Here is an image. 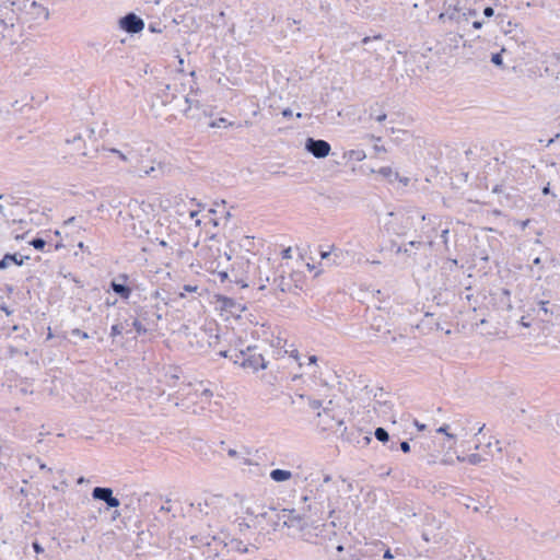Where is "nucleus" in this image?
Wrapping results in <instances>:
<instances>
[{"label": "nucleus", "instance_id": "nucleus-52", "mask_svg": "<svg viewBox=\"0 0 560 560\" xmlns=\"http://www.w3.org/2000/svg\"><path fill=\"white\" fill-rule=\"evenodd\" d=\"M492 192H493V194H502V192H503V185H495V186L492 188Z\"/></svg>", "mask_w": 560, "mask_h": 560}, {"label": "nucleus", "instance_id": "nucleus-55", "mask_svg": "<svg viewBox=\"0 0 560 560\" xmlns=\"http://www.w3.org/2000/svg\"><path fill=\"white\" fill-rule=\"evenodd\" d=\"M184 290L186 292H195L197 290V287H192V285L186 284V285H184Z\"/></svg>", "mask_w": 560, "mask_h": 560}, {"label": "nucleus", "instance_id": "nucleus-49", "mask_svg": "<svg viewBox=\"0 0 560 560\" xmlns=\"http://www.w3.org/2000/svg\"><path fill=\"white\" fill-rule=\"evenodd\" d=\"M282 258H283V259H289V258H291V248H290V247H288V248H285V249H283V250H282Z\"/></svg>", "mask_w": 560, "mask_h": 560}, {"label": "nucleus", "instance_id": "nucleus-56", "mask_svg": "<svg viewBox=\"0 0 560 560\" xmlns=\"http://www.w3.org/2000/svg\"><path fill=\"white\" fill-rule=\"evenodd\" d=\"M340 435H341V438H342L343 440H347V441H349V442L351 441L350 435H348V434H347V428H345V429H343V431L341 432V434H340Z\"/></svg>", "mask_w": 560, "mask_h": 560}, {"label": "nucleus", "instance_id": "nucleus-18", "mask_svg": "<svg viewBox=\"0 0 560 560\" xmlns=\"http://www.w3.org/2000/svg\"><path fill=\"white\" fill-rule=\"evenodd\" d=\"M292 472L285 469H273L270 471V478L276 482H283L291 479Z\"/></svg>", "mask_w": 560, "mask_h": 560}, {"label": "nucleus", "instance_id": "nucleus-29", "mask_svg": "<svg viewBox=\"0 0 560 560\" xmlns=\"http://www.w3.org/2000/svg\"><path fill=\"white\" fill-rule=\"evenodd\" d=\"M503 51H505L504 48L500 52L492 54V56H491V62L494 66L500 67V68L503 67V58H502V52Z\"/></svg>", "mask_w": 560, "mask_h": 560}, {"label": "nucleus", "instance_id": "nucleus-43", "mask_svg": "<svg viewBox=\"0 0 560 560\" xmlns=\"http://www.w3.org/2000/svg\"><path fill=\"white\" fill-rule=\"evenodd\" d=\"M462 39H463V36H462V35L453 34V33H451V34H450V40H451V42H453V43H455V45H457V43H458L459 40H462Z\"/></svg>", "mask_w": 560, "mask_h": 560}, {"label": "nucleus", "instance_id": "nucleus-3", "mask_svg": "<svg viewBox=\"0 0 560 560\" xmlns=\"http://www.w3.org/2000/svg\"><path fill=\"white\" fill-rule=\"evenodd\" d=\"M231 360L245 369L253 370L254 372L265 370L267 368V361L262 354L258 352L257 346H248L246 350L234 351V355L231 357Z\"/></svg>", "mask_w": 560, "mask_h": 560}, {"label": "nucleus", "instance_id": "nucleus-30", "mask_svg": "<svg viewBox=\"0 0 560 560\" xmlns=\"http://www.w3.org/2000/svg\"><path fill=\"white\" fill-rule=\"evenodd\" d=\"M448 233H450V230L448 229H444V230H442L441 235H440V237L442 240V243L444 245V249H445V252L447 254L451 253V249H450V246H448Z\"/></svg>", "mask_w": 560, "mask_h": 560}, {"label": "nucleus", "instance_id": "nucleus-39", "mask_svg": "<svg viewBox=\"0 0 560 560\" xmlns=\"http://www.w3.org/2000/svg\"><path fill=\"white\" fill-rule=\"evenodd\" d=\"M398 445L404 453L410 452V444L408 441H398Z\"/></svg>", "mask_w": 560, "mask_h": 560}, {"label": "nucleus", "instance_id": "nucleus-6", "mask_svg": "<svg viewBox=\"0 0 560 560\" xmlns=\"http://www.w3.org/2000/svg\"><path fill=\"white\" fill-rule=\"evenodd\" d=\"M92 499L103 501L106 504V510L117 509L120 505V500L114 495V491L109 487H95L92 490Z\"/></svg>", "mask_w": 560, "mask_h": 560}, {"label": "nucleus", "instance_id": "nucleus-23", "mask_svg": "<svg viewBox=\"0 0 560 560\" xmlns=\"http://www.w3.org/2000/svg\"><path fill=\"white\" fill-rule=\"evenodd\" d=\"M231 549L241 553L249 552V547L242 540L234 539L230 542Z\"/></svg>", "mask_w": 560, "mask_h": 560}, {"label": "nucleus", "instance_id": "nucleus-21", "mask_svg": "<svg viewBox=\"0 0 560 560\" xmlns=\"http://www.w3.org/2000/svg\"><path fill=\"white\" fill-rule=\"evenodd\" d=\"M374 436L377 441H380L381 443H383L384 445H386L392 436L389 435V433L387 432V430H385L384 428L380 427V428H376L375 431H374Z\"/></svg>", "mask_w": 560, "mask_h": 560}, {"label": "nucleus", "instance_id": "nucleus-16", "mask_svg": "<svg viewBox=\"0 0 560 560\" xmlns=\"http://www.w3.org/2000/svg\"><path fill=\"white\" fill-rule=\"evenodd\" d=\"M445 18H447L448 20H452V21L453 20L457 21V22H459L460 19L464 18V20L467 21L466 13H460V11L457 9V7L456 5L452 7V4H448V7L445 9V11L439 15L440 20H444Z\"/></svg>", "mask_w": 560, "mask_h": 560}, {"label": "nucleus", "instance_id": "nucleus-20", "mask_svg": "<svg viewBox=\"0 0 560 560\" xmlns=\"http://www.w3.org/2000/svg\"><path fill=\"white\" fill-rule=\"evenodd\" d=\"M189 539H190V541L192 542L194 546L199 547V546H210L211 545V540H213L214 537L210 536V535L199 534V535L190 536Z\"/></svg>", "mask_w": 560, "mask_h": 560}, {"label": "nucleus", "instance_id": "nucleus-27", "mask_svg": "<svg viewBox=\"0 0 560 560\" xmlns=\"http://www.w3.org/2000/svg\"><path fill=\"white\" fill-rule=\"evenodd\" d=\"M483 459L485 458L478 453H472L463 457V460H466L470 465H479Z\"/></svg>", "mask_w": 560, "mask_h": 560}, {"label": "nucleus", "instance_id": "nucleus-10", "mask_svg": "<svg viewBox=\"0 0 560 560\" xmlns=\"http://www.w3.org/2000/svg\"><path fill=\"white\" fill-rule=\"evenodd\" d=\"M128 276L126 273H119L116 279L110 282V289L115 294L120 296L122 300H128L131 295V288L126 284L128 281Z\"/></svg>", "mask_w": 560, "mask_h": 560}, {"label": "nucleus", "instance_id": "nucleus-60", "mask_svg": "<svg viewBox=\"0 0 560 560\" xmlns=\"http://www.w3.org/2000/svg\"><path fill=\"white\" fill-rule=\"evenodd\" d=\"M27 233H28V231H25V232H24V233H22V234H15L14 238H15L16 241H19V240H24V238H25V236L27 235Z\"/></svg>", "mask_w": 560, "mask_h": 560}, {"label": "nucleus", "instance_id": "nucleus-35", "mask_svg": "<svg viewBox=\"0 0 560 560\" xmlns=\"http://www.w3.org/2000/svg\"><path fill=\"white\" fill-rule=\"evenodd\" d=\"M398 438L392 436L390 441L385 445L389 451H397L398 448Z\"/></svg>", "mask_w": 560, "mask_h": 560}, {"label": "nucleus", "instance_id": "nucleus-64", "mask_svg": "<svg viewBox=\"0 0 560 560\" xmlns=\"http://www.w3.org/2000/svg\"><path fill=\"white\" fill-rule=\"evenodd\" d=\"M481 26H482V22H480V21H475L472 23V27L476 28V30L481 28Z\"/></svg>", "mask_w": 560, "mask_h": 560}, {"label": "nucleus", "instance_id": "nucleus-5", "mask_svg": "<svg viewBox=\"0 0 560 560\" xmlns=\"http://www.w3.org/2000/svg\"><path fill=\"white\" fill-rule=\"evenodd\" d=\"M175 112L183 113L188 119L200 121L201 117L211 116L207 112L203 105H201L198 101L192 103L189 98L188 104L184 105L183 103L175 108Z\"/></svg>", "mask_w": 560, "mask_h": 560}, {"label": "nucleus", "instance_id": "nucleus-8", "mask_svg": "<svg viewBox=\"0 0 560 560\" xmlns=\"http://www.w3.org/2000/svg\"><path fill=\"white\" fill-rule=\"evenodd\" d=\"M305 150L317 159H324L330 153L331 147L326 140L307 138Z\"/></svg>", "mask_w": 560, "mask_h": 560}, {"label": "nucleus", "instance_id": "nucleus-26", "mask_svg": "<svg viewBox=\"0 0 560 560\" xmlns=\"http://www.w3.org/2000/svg\"><path fill=\"white\" fill-rule=\"evenodd\" d=\"M334 536H336V534H334ZM339 541L337 540L336 537H330L328 539V541L326 542V545L324 546V550L326 552V555L330 558V556H334V550H335V546L338 544Z\"/></svg>", "mask_w": 560, "mask_h": 560}, {"label": "nucleus", "instance_id": "nucleus-58", "mask_svg": "<svg viewBox=\"0 0 560 560\" xmlns=\"http://www.w3.org/2000/svg\"><path fill=\"white\" fill-rule=\"evenodd\" d=\"M7 451H9L8 447L0 446V457H2L3 455L10 456V454H8Z\"/></svg>", "mask_w": 560, "mask_h": 560}, {"label": "nucleus", "instance_id": "nucleus-54", "mask_svg": "<svg viewBox=\"0 0 560 560\" xmlns=\"http://www.w3.org/2000/svg\"><path fill=\"white\" fill-rule=\"evenodd\" d=\"M560 139V133H557L553 138H550L547 142V147L551 145L553 142Z\"/></svg>", "mask_w": 560, "mask_h": 560}, {"label": "nucleus", "instance_id": "nucleus-37", "mask_svg": "<svg viewBox=\"0 0 560 560\" xmlns=\"http://www.w3.org/2000/svg\"><path fill=\"white\" fill-rule=\"evenodd\" d=\"M72 336H75V337H80L81 339H88L90 336L88 335V332L79 329V328H73L70 332Z\"/></svg>", "mask_w": 560, "mask_h": 560}, {"label": "nucleus", "instance_id": "nucleus-47", "mask_svg": "<svg viewBox=\"0 0 560 560\" xmlns=\"http://www.w3.org/2000/svg\"><path fill=\"white\" fill-rule=\"evenodd\" d=\"M12 223H18L20 224V230H24L25 226L27 225V221L26 220H23V219H20V220H13Z\"/></svg>", "mask_w": 560, "mask_h": 560}, {"label": "nucleus", "instance_id": "nucleus-19", "mask_svg": "<svg viewBox=\"0 0 560 560\" xmlns=\"http://www.w3.org/2000/svg\"><path fill=\"white\" fill-rule=\"evenodd\" d=\"M0 35L1 38H10L12 39L14 35V23H8L4 20H0Z\"/></svg>", "mask_w": 560, "mask_h": 560}, {"label": "nucleus", "instance_id": "nucleus-34", "mask_svg": "<svg viewBox=\"0 0 560 560\" xmlns=\"http://www.w3.org/2000/svg\"><path fill=\"white\" fill-rule=\"evenodd\" d=\"M307 401H308V406L314 410L319 409L323 406V402L319 399H314V398L307 397Z\"/></svg>", "mask_w": 560, "mask_h": 560}, {"label": "nucleus", "instance_id": "nucleus-46", "mask_svg": "<svg viewBox=\"0 0 560 560\" xmlns=\"http://www.w3.org/2000/svg\"><path fill=\"white\" fill-rule=\"evenodd\" d=\"M530 223V220L529 219H526V220H523V221H517V224L520 225L521 230H525Z\"/></svg>", "mask_w": 560, "mask_h": 560}, {"label": "nucleus", "instance_id": "nucleus-33", "mask_svg": "<svg viewBox=\"0 0 560 560\" xmlns=\"http://www.w3.org/2000/svg\"><path fill=\"white\" fill-rule=\"evenodd\" d=\"M122 330H124L122 324H115V325H113L112 328H110V337L114 338L116 336L121 335Z\"/></svg>", "mask_w": 560, "mask_h": 560}, {"label": "nucleus", "instance_id": "nucleus-57", "mask_svg": "<svg viewBox=\"0 0 560 560\" xmlns=\"http://www.w3.org/2000/svg\"><path fill=\"white\" fill-rule=\"evenodd\" d=\"M407 245H408V246H411V247H419V246H421V245H422V243H421V242H419V241H411V242H409Z\"/></svg>", "mask_w": 560, "mask_h": 560}, {"label": "nucleus", "instance_id": "nucleus-9", "mask_svg": "<svg viewBox=\"0 0 560 560\" xmlns=\"http://www.w3.org/2000/svg\"><path fill=\"white\" fill-rule=\"evenodd\" d=\"M119 26L129 34H137L144 28V21L133 12L119 19Z\"/></svg>", "mask_w": 560, "mask_h": 560}, {"label": "nucleus", "instance_id": "nucleus-36", "mask_svg": "<svg viewBox=\"0 0 560 560\" xmlns=\"http://www.w3.org/2000/svg\"><path fill=\"white\" fill-rule=\"evenodd\" d=\"M225 124H226V119H225V118H223V117H221V118H219V119H217V120H211V121L208 124V126H209L210 128H219V127H221L222 125H225Z\"/></svg>", "mask_w": 560, "mask_h": 560}, {"label": "nucleus", "instance_id": "nucleus-63", "mask_svg": "<svg viewBox=\"0 0 560 560\" xmlns=\"http://www.w3.org/2000/svg\"><path fill=\"white\" fill-rule=\"evenodd\" d=\"M440 463L442 465H452L453 464V459L442 458Z\"/></svg>", "mask_w": 560, "mask_h": 560}, {"label": "nucleus", "instance_id": "nucleus-41", "mask_svg": "<svg viewBox=\"0 0 560 560\" xmlns=\"http://www.w3.org/2000/svg\"><path fill=\"white\" fill-rule=\"evenodd\" d=\"M32 547H33V549H34V551H35L36 553H42V552H44V548L42 547V545H40L37 540H35V541H33V542H32Z\"/></svg>", "mask_w": 560, "mask_h": 560}, {"label": "nucleus", "instance_id": "nucleus-51", "mask_svg": "<svg viewBox=\"0 0 560 560\" xmlns=\"http://www.w3.org/2000/svg\"><path fill=\"white\" fill-rule=\"evenodd\" d=\"M330 481H331V477L329 475H326L324 477V479H323V483L322 485H324L327 489H330V487L328 485Z\"/></svg>", "mask_w": 560, "mask_h": 560}, {"label": "nucleus", "instance_id": "nucleus-25", "mask_svg": "<svg viewBox=\"0 0 560 560\" xmlns=\"http://www.w3.org/2000/svg\"><path fill=\"white\" fill-rule=\"evenodd\" d=\"M132 327L139 336L145 335L150 330L138 317L133 319Z\"/></svg>", "mask_w": 560, "mask_h": 560}, {"label": "nucleus", "instance_id": "nucleus-48", "mask_svg": "<svg viewBox=\"0 0 560 560\" xmlns=\"http://www.w3.org/2000/svg\"><path fill=\"white\" fill-rule=\"evenodd\" d=\"M201 397H206L207 399H209L210 397H212V390H210L209 388H205L201 394H200Z\"/></svg>", "mask_w": 560, "mask_h": 560}, {"label": "nucleus", "instance_id": "nucleus-45", "mask_svg": "<svg viewBox=\"0 0 560 560\" xmlns=\"http://www.w3.org/2000/svg\"><path fill=\"white\" fill-rule=\"evenodd\" d=\"M226 453L231 458H237L238 452L234 448H226Z\"/></svg>", "mask_w": 560, "mask_h": 560}, {"label": "nucleus", "instance_id": "nucleus-1", "mask_svg": "<svg viewBox=\"0 0 560 560\" xmlns=\"http://www.w3.org/2000/svg\"><path fill=\"white\" fill-rule=\"evenodd\" d=\"M301 502L304 505V515L310 516L312 523L332 517L335 513L330 501V489L324 485H319L315 489L306 488Z\"/></svg>", "mask_w": 560, "mask_h": 560}, {"label": "nucleus", "instance_id": "nucleus-13", "mask_svg": "<svg viewBox=\"0 0 560 560\" xmlns=\"http://www.w3.org/2000/svg\"><path fill=\"white\" fill-rule=\"evenodd\" d=\"M354 548L352 546H343L338 542L335 546L334 556H330L331 560H354L355 553L353 552Z\"/></svg>", "mask_w": 560, "mask_h": 560}, {"label": "nucleus", "instance_id": "nucleus-50", "mask_svg": "<svg viewBox=\"0 0 560 560\" xmlns=\"http://www.w3.org/2000/svg\"><path fill=\"white\" fill-rule=\"evenodd\" d=\"M292 115H293V113H292V110H291L290 108H284V109L282 110V116H283L284 118H291V117H292Z\"/></svg>", "mask_w": 560, "mask_h": 560}, {"label": "nucleus", "instance_id": "nucleus-14", "mask_svg": "<svg viewBox=\"0 0 560 560\" xmlns=\"http://www.w3.org/2000/svg\"><path fill=\"white\" fill-rule=\"evenodd\" d=\"M27 3L30 5V9H32L33 11L36 8H39L40 12L44 13L45 20L48 19L49 12H48L47 8L38 4L35 0H10L11 7L15 8L19 11L26 10L27 9Z\"/></svg>", "mask_w": 560, "mask_h": 560}, {"label": "nucleus", "instance_id": "nucleus-2", "mask_svg": "<svg viewBox=\"0 0 560 560\" xmlns=\"http://www.w3.org/2000/svg\"><path fill=\"white\" fill-rule=\"evenodd\" d=\"M276 510L273 508H269L268 511H261L255 513L252 509H247L246 513L249 515H255V517H261L264 520H268L271 522L272 526L277 527L279 525V522L282 521L284 526L288 527H296L302 529L305 525H307V522H311V517L304 515V505L300 508V512L296 510H288L284 509L281 511V513L276 514L277 520H272L270 516V513L275 512Z\"/></svg>", "mask_w": 560, "mask_h": 560}, {"label": "nucleus", "instance_id": "nucleus-17", "mask_svg": "<svg viewBox=\"0 0 560 560\" xmlns=\"http://www.w3.org/2000/svg\"><path fill=\"white\" fill-rule=\"evenodd\" d=\"M361 45L364 46V50L370 54H376L378 50V46L382 45V37L380 35L374 37H364L361 40Z\"/></svg>", "mask_w": 560, "mask_h": 560}, {"label": "nucleus", "instance_id": "nucleus-59", "mask_svg": "<svg viewBox=\"0 0 560 560\" xmlns=\"http://www.w3.org/2000/svg\"><path fill=\"white\" fill-rule=\"evenodd\" d=\"M307 360H308V364H315L317 362L318 358L316 355H310L307 358Z\"/></svg>", "mask_w": 560, "mask_h": 560}, {"label": "nucleus", "instance_id": "nucleus-11", "mask_svg": "<svg viewBox=\"0 0 560 560\" xmlns=\"http://www.w3.org/2000/svg\"><path fill=\"white\" fill-rule=\"evenodd\" d=\"M66 144L69 147V151L72 158L74 156H86L88 152L85 149V140L83 133L79 132L73 135L72 138L66 139Z\"/></svg>", "mask_w": 560, "mask_h": 560}, {"label": "nucleus", "instance_id": "nucleus-12", "mask_svg": "<svg viewBox=\"0 0 560 560\" xmlns=\"http://www.w3.org/2000/svg\"><path fill=\"white\" fill-rule=\"evenodd\" d=\"M545 72L557 80L560 79V52H551L544 61Z\"/></svg>", "mask_w": 560, "mask_h": 560}, {"label": "nucleus", "instance_id": "nucleus-40", "mask_svg": "<svg viewBox=\"0 0 560 560\" xmlns=\"http://www.w3.org/2000/svg\"><path fill=\"white\" fill-rule=\"evenodd\" d=\"M112 152L117 153L122 161H131L132 158H135L133 155L132 156H128V155L124 154L122 152H120L119 150H116V149H113Z\"/></svg>", "mask_w": 560, "mask_h": 560}, {"label": "nucleus", "instance_id": "nucleus-38", "mask_svg": "<svg viewBox=\"0 0 560 560\" xmlns=\"http://www.w3.org/2000/svg\"><path fill=\"white\" fill-rule=\"evenodd\" d=\"M448 428H450V427H448V424H443V425H441V427L436 430V432H438V433H443V434H445V435H446L447 438H450V439H454L455 436H454L453 434H450V433H448V431H447V430H448Z\"/></svg>", "mask_w": 560, "mask_h": 560}, {"label": "nucleus", "instance_id": "nucleus-24", "mask_svg": "<svg viewBox=\"0 0 560 560\" xmlns=\"http://www.w3.org/2000/svg\"><path fill=\"white\" fill-rule=\"evenodd\" d=\"M36 250L45 252L47 241L43 237L36 236L28 242Z\"/></svg>", "mask_w": 560, "mask_h": 560}, {"label": "nucleus", "instance_id": "nucleus-62", "mask_svg": "<svg viewBox=\"0 0 560 560\" xmlns=\"http://www.w3.org/2000/svg\"><path fill=\"white\" fill-rule=\"evenodd\" d=\"M330 255V252L329 250H320V257L322 259H326L328 258Z\"/></svg>", "mask_w": 560, "mask_h": 560}, {"label": "nucleus", "instance_id": "nucleus-32", "mask_svg": "<svg viewBox=\"0 0 560 560\" xmlns=\"http://www.w3.org/2000/svg\"><path fill=\"white\" fill-rule=\"evenodd\" d=\"M350 158L360 162L365 159V153L363 150H352L350 151Z\"/></svg>", "mask_w": 560, "mask_h": 560}, {"label": "nucleus", "instance_id": "nucleus-31", "mask_svg": "<svg viewBox=\"0 0 560 560\" xmlns=\"http://www.w3.org/2000/svg\"><path fill=\"white\" fill-rule=\"evenodd\" d=\"M378 173L386 177V178H390V176L394 174L395 175V178L398 179L399 178V175L398 173H394L393 170L389 167V166H384V167H381L378 170Z\"/></svg>", "mask_w": 560, "mask_h": 560}, {"label": "nucleus", "instance_id": "nucleus-42", "mask_svg": "<svg viewBox=\"0 0 560 560\" xmlns=\"http://www.w3.org/2000/svg\"><path fill=\"white\" fill-rule=\"evenodd\" d=\"M483 15H485L486 18H491V16H493V15H494V10H493V8H491V7H486V8L483 9Z\"/></svg>", "mask_w": 560, "mask_h": 560}, {"label": "nucleus", "instance_id": "nucleus-61", "mask_svg": "<svg viewBox=\"0 0 560 560\" xmlns=\"http://www.w3.org/2000/svg\"><path fill=\"white\" fill-rule=\"evenodd\" d=\"M36 18H39L40 15H44L43 12H40L39 8H36L34 11L31 12Z\"/></svg>", "mask_w": 560, "mask_h": 560}, {"label": "nucleus", "instance_id": "nucleus-44", "mask_svg": "<svg viewBox=\"0 0 560 560\" xmlns=\"http://www.w3.org/2000/svg\"><path fill=\"white\" fill-rule=\"evenodd\" d=\"M218 276H219L221 282H224L229 279V273H228V271H224V270L219 271Z\"/></svg>", "mask_w": 560, "mask_h": 560}, {"label": "nucleus", "instance_id": "nucleus-7", "mask_svg": "<svg viewBox=\"0 0 560 560\" xmlns=\"http://www.w3.org/2000/svg\"><path fill=\"white\" fill-rule=\"evenodd\" d=\"M137 317L150 329L153 330L158 327V323L161 319V314L158 307L152 306L150 308L145 306H138L135 310Z\"/></svg>", "mask_w": 560, "mask_h": 560}, {"label": "nucleus", "instance_id": "nucleus-28", "mask_svg": "<svg viewBox=\"0 0 560 560\" xmlns=\"http://www.w3.org/2000/svg\"><path fill=\"white\" fill-rule=\"evenodd\" d=\"M222 302H223V307L225 310H230V312H233V308H237L241 311L244 310V307H240V305H237L236 302L231 298H223Z\"/></svg>", "mask_w": 560, "mask_h": 560}, {"label": "nucleus", "instance_id": "nucleus-15", "mask_svg": "<svg viewBox=\"0 0 560 560\" xmlns=\"http://www.w3.org/2000/svg\"><path fill=\"white\" fill-rule=\"evenodd\" d=\"M30 256H22L19 253H7L4 256L0 259V270L7 269L9 266L16 265L22 266L25 260H28Z\"/></svg>", "mask_w": 560, "mask_h": 560}, {"label": "nucleus", "instance_id": "nucleus-53", "mask_svg": "<svg viewBox=\"0 0 560 560\" xmlns=\"http://www.w3.org/2000/svg\"><path fill=\"white\" fill-rule=\"evenodd\" d=\"M396 253L399 254V253H404V254H409V249H408V246H397V249H396Z\"/></svg>", "mask_w": 560, "mask_h": 560}, {"label": "nucleus", "instance_id": "nucleus-4", "mask_svg": "<svg viewBox=\"0 0 560 560\" xmlns=\"http://www.w3.org/2000/svg\"><path fill=\"white\" fill-rule=\"evenodd\" d=\"M154 97L160 102L161 105L172 107V110L175 112L178 105L182 103L184 105L188 104L189 97L186 95H178V86L177 84H160L158 88Z\"/></svg>", "mask_w": 560, "mask_h": 560}, {"label": "nucleus", "instance_id": "nucleus-22", "mask_svg": "<svg viewBox=\"0 0 560 560\" xmlns=\"http://www.w3.org/2000/svg\"><path fill=\"white\" fill-rule=\"evenodd\" d=\"M386 114L378 108V104L370 107V118L375 119L378 122H383L386 119Z\"/></svg>", "mask_w": 560, "mask_h": 560}]
</instances>
